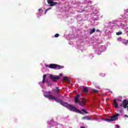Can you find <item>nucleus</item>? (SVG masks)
Instances as JSON below:
<instances>
[{"label":"nucleus","instance_id":"obj_1","mask_svg":"<svg viewBox=\"0 0 128 128\" xmlns=\"http://www.w3.org/2000/svg\"><path fill=\"white\" fill-rule=\"evenodd\" d=\"M62 106H65L66 108H68V110H72V112H79L80 114H82V112L80 111L78 109H76V108L74 106L70 105L68 104V102H64Z\"/></svg>","mask_w":128,"mask_h":128},{"label":"nucleus","instance_id":"obj_2","mask_svg":"<svg viewBox=\"0 0 128 128\" xmlns=\"http://www.w3.org/2000/svg\"><path fill=\"white\" fill-rule=\"evenodd\" d=\"M80 98V94H78L74 98V100L76 104H78L80 106H84L86 105V100L84 99V98H82L81 100L80 101L78 98Z\"/></svg>","mask_w":128,"mask_h":128},{"label":"nucleus","instance_id":"obj_3","mask_svg":"<svg viewBox=\"0 0 128 128\" xmlns=\"http://www.w3.org/2000/svg\"><path fill=\"white\" fill-rule=\"evenodd\" d=\"M48 68H54V70H62L64 68V66L58 65L56 64H50L48 66Z\"/></svg>","mask_w":128,"mask_h":128},{"label":"nucleus","instance_id":"obj_4","mask_svg":"<svg viewBox=\"0 0 128 128\" xmlns=\"http://www.w3.org/2000/svg\"><path fill=\"white\" fill-rule=\"evenodd\" d=\"M118 116H120V114H116L114 116H113L112 117H110V119L106 118L104 119V120L108 122H114V120H118Z\"/></svg>","mask_w":128,"mask_h":128},{"label":"nucleus","instance_id":"obj_5","mask_svg":"<svg viewBox=\"0 0 128 128\" xmlns=\"http://www.w3.org/2000/svg\"><path fill=\"white\" fill-rule=\"evenodd\" d=\"M50 78L51 80H52V82H56L57 80H60V76H56L54 75H52L50 74Z\"/></svg>","mask_w":128,"mask_h":128},{"label":"nucleus","instance_id":"obj_6","mask_svg":"<svg viewBox=\"0 0 128 128\" xmlns=\"http://www.w3.org/2000/svg\"><path fill=\"white\" fill-rule=\"evenodd\" d=\"M120 106H121V108H128V103H126V100L124 99L123 102L121 104H120Z\"/></svg>","mask_w":128,"mask_h":128},{"label":"nucleus","instance_id":"obj_7","mask_svg":"<svg viewBox=\"0 0 128 128\" xmlns=\"http://www.w3.org/2000/svg\"><path fill=\"white\" fill-rule=\"evenodd\" d=\"M48 4H50V6H54L56 4H58L57 2H54L52 0H47Z\"/></svg>","mask_w":128,"mask_h":128},{"label":"nucleus","instance_id":"obj_8","mask_svg":"<svg viewBox=\"0 0 128 128\" xmlns=\"http://www.w3.org/2000/svg\"><path fill=\"white\" fill-rule=\"evenodd\" d=\"M44 96H45V98H49V100H56V98L50 94L44 95Z\"/></svg>","mask_w":128,"mask_h":128},{"label":"nucleus","instance_id":"obj_9","mask_svg":"<svg viewBox=\"0 0 128 128\" xmlns=\"http://www.w3.org/2000/svg\"><path fill=\"white\" fill-rule=\"evenodd\" d=\"M118 40H119L120 42H123V44H128V40H122L121 38H118Z\"/></svg>","mask_w":128,"mask_h":128},{"label":"nucleus","instance_id":"obj_10","mask_svg":"<svg viewBox=\"0 0 128 128\" xmlns=\"http://www.w3.org/2000/svg\"><path fill=\"white\" fill-rule=\"evenodd\" d=\"M64 80V82H70V78L66 77V76H64L63 78Z\"/></svg>","mask_w":128,"mask_h":128},{"label":"nucleus","instance_id":"obj_11","mask_svg":"<svg viewBox=\"0 0 128 128\" xmlns=\"http://www.w3.org/2000/svg\"><path fill=\"white\" fill-rule=\"evenodd\" d=\"M114 106H115V108H118V102H116V99H114Z\"/></svg>","mask_w":128,"mask_h":128},{"label":"nucleus","instance_id":"obj_12","mask_svg":"<svg viewBox=\"0 0 128 128\" xmlns=\"http://www.w3.org/2000/svg\"><path fill=\"white\" fill-rule=\"evenodd\" d=\"M55 102H58L59 104H60L62 106L64 102H62V100L58 99L56 98V100H55Z\"/></svg>","mask_w":128,"mask_h":128},{"label":"nucleus","instance_id":"obj_13","mask_svg":"<svg viewBox=\"0 0 128 128\" xmlns=\"http://www.w3.org/2000/svg\"><path fill=\"white\" fill-rule=\"evenodd\" d=\"M46 74H44L43 75V79L42 81V84H44L46 82Z\"/></svg>","mask_w":128,"mask_h":128},{"label":"nucleus","instance_id":"obj_14","mask_svg":"<svg viewBox=\"0 0 128 128\" xmlns=\"http://www.w3.org/2000/svg\"><path fill=\"white\" fill-rule=\"evenodd\" d=\"M82 120H90V116H84V117H83L82 118Z\"/></svg>","mask_w":128,"mask_h":128},{"label":"nucleus","instance_id":"obj_15","mask_svg":"<svg viewBox=\"0 0 128 128\" xmlns=\"http://www.w3.org/2000/svg\"><path fill=\"white\" fill-rule=\"evenodd\" d=\"M60 88L58 87H56V94H60Z\"/></svg>","mask_w":128,"mask_h":128},{"label":"nucleus","instance_id":"obj_16","mask_svg":"<svg viewBox=\"0 0 128 128\" xmlns=\"http://www.w3.org/2000/svg\"><path fill=\"white\" fill-rule=\"evenodd\" d=\"M96 32V28H93L90 32V34H92L94 32Z\"/></svg>","mask_w":128,"mask_h":128},{"label":"nucleus","instance_id":"obj_17","mask_svg":"<svg viewBox=\"0 0 128 128\" xmlns=\"http://www.w3.org/2000/svg\"><path fill=\"white\" fill-rule=\"evenodd\" d=\"M88 88H84V92H88Z\"/></svg>","mask_w":128,"mask_h":128},{"label":"nucleus","instance_id":"obj_18","mask_svg":"<svg viewBox=\"0 0 128 128\" xmlns=\"http://www.w3.org/2000/svg\"><path fill=\"white\" fill-rule=\"evenodd\" d=\"M52 10V8H49L45 10V14L48 12V10Z\"/></svg>","mask_w":128,"mask_h":128},{"label":"nucleus","instance_id":"obj_19","mask_svg":"<svg viewBox=\"0 0 128 128\" xmlns=\"http://www.w3.org/2000/svg\"><path fill=\"white\" fill-rule=\"evenodd\" d=\"M92 92H98V90H97L92 89Z\"/></svg>","mask_w":128,"mask_h":128},{"label":"nucleus","instance_id":"obj_20","mask_svg":"<svg viewBox=\"0 0 128 128\" xmlns=\"http://www.w3.org/2000/svg\"><path fill=\"white\" fill-rule=\"evenodd\" d=\"M122 34V32H119L116 33V34L117 36H120V34Z\"/></svg>","mask_w":128,"mask_h":128},{"label":"nucleus","instance_id":"obj_21","mask_svg":"<svg viewBox=\"0 0 128 128\" xmlns=\"http://www.w3.org/2000/svg\"><path fill=\"white\" fill-rule=\"evenodd\" d=\"M54 36L55 38H58V36H60V34H55Z\"/></svg>","mask_w":128,"mask_h":128},{"label":"nucleus","instance_id":"obj_22","mask_svg":"<svg viewBox=\"0 0 128 128\" xmlns=\"http://www.w3.org/2000/svg\"><path fill=\"white\" fill-rule=\"evenodd\" d=\"M82 112H85L86 114H88V112H86V111L84 109H82Z\"/></svg>","mask_w":128,"mask_h":128},{"label":"nucleus","instance_id":"obj_23","mask_svg":"<svg viewBox=\"0 0 128 128\" xmlns=\"http://www.w3.org/2000/svg\"><path fill=\"white\" fill-rule=\"evenodd\" d=\"M100 76H104V74H103L102 73L100 74Z\"/></svg>","mask_w":128,"mask_h":128},{"label":"nucleus","instance_id":"obj_24","mask_svg":"<svg viewBox=\"0 0 128 128\" xmlns=\"http://www.w3.org/2000/svg\"><path fill=\"white\" fill-rule=\"evenodd\" d=\"M124 118H126H126H128V115H124Z\"/></svg>","mask_w":128,"mask_h":128},{"label":"nucleus","instance_id":"obj_25","mask_svg":"<svg viewBox=\"0 0 128 128\" xmlns=\"http://www.w3.org/2000/svg\"><path fill=\"white\" fill-rule=\"evenodd\" d=\"M42 8H40V9L38 10V12H42Z\"/></svg>","mask_w":128,"mask_h":128},{"label":"nucleus","instance_id":"obj_26","mask_svg":"<svg viewBox=\"0 0 128 128\" xmlns=\"http://www.w3.org/2000/svg\"><path fill=\"white\" fill-rule=\"evenodd\" d=\"M60 76H62V73L60 74Z\"/></svg>","mask_w":128,"mask_h":128},{"label":"nucleus","instance_id":"obj_27","mask_svg":"<svg viewBox=\"0 0 128 128\" xmlns=\"http://www.w3.org/2000/svg\"><path fill=\"white\" fill-rule=\"evenodd\" d=\"M96 32H100V30H98V29L96 30Z\"/></svg>","mask_w":128,"mask_h":128},{"label":"nucleus","instance_id":"obj_28","mask_svg":"<svg viewBox=\"0 0 128 128\" xmlns=\"http://www.w3.org/2000/svg\"><path fill=\"white\" fill-rule=\"evenodd\" d=\"M116 128H120V126H118V125L116 126Z\"/></svg>","mask_w":128,"mask_h":128}]
</instances>
